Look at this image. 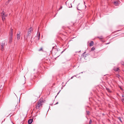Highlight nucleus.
<instances>
[{
  "label": "nucleus",
  "instance_id": "f8f14e48",
  "mask_svg": "<svg viewBox=\"0 0 124 124\" xmlns=\"http://www.w3.org/2000/svg\"><path fill=\"white\" fill-rule=\"evenodd\" d=\"M119 3L117 1H116L114 2V4L116 6H118Z\"/></svg>",
  "mask_w": 124,
  "mask_h": 124
},
{
  "label": "nucleus",
  "instance_id": "c85d7f7f",
  "mask_svg": "<svg viewBox=\"0 0 124 124\" xmlns=\"http://www.w3.org/2000/svg\"><path fill=\"white\" fill-rule=\"evenodd\" d=\"M109 43H110L109 42L108 43H106V44H106V45L107 44H109Z\"/></svg>",
  "mask_w": 124,
  "mask_h": 124
},
{
  "label": "nucleus",
  "instance_id": "cd10ccee",
  "mask_svg": "<svg viewBox=\"0 0 124 124\" xmlns=\"http://www.w3.org/2000/svg\"><path fill=\"white\" fill-rule=\"evenodd\" d=\"M77 9L78 10H80V9H79L78 8V7H77Z\"/></svg>",
  "mask_w": 124,
  "mask_h": 124
},
{
  "label": "nucleus",
  "instance_id": "7ed1b4c3",
  "mask_svg": "<svg viewBox=\"0 0 124 124\" xmlns=\"http://www.w3.org/2000/svg\"><path fill=\"white\" fill-rule=\"evenodd\" d=\"M13 35V30L11 29L10 31V32L9 36V41L8 43H11L12 40V36Z\"/></svg>",
  "mask_w": 124,
  "mask_h": 124
},
{
  "label": "nucleus",
  "instance_id": "c756f323",
  "mask_svg": "<svg viewBox=\"0 0 124 124\" xmlns=\"http://www.w3.org/2000/svg\"><path fill=\"white\" fill-rule=\"evenodd\" d=\"M58 103V102H57L55 104H54V105L56 104H57Z\"/></svg>",
  "mask_w": 124,
  "mask_h": 124
},
{
  "label": "nucleus",
  "instance_id": "2eb2a0df",
  "mask_svg": "<svg viewBox=\"0 0 124 124\" xmlns=\"http://www.w3.org/2000/svg\"><path fill=\"white\" fill-rule=\"evenodd\" d=\"M97 38L100 39H103V37L102 36L98 37H97Z\"/></svg>",
  "mask_w": 124,
  "mask_h": 124
},
{
  "label": "nucleus",
  "instance_id": "20e7f679",
  "mask_svg": "<svg viewBox=\"0 0 124 124\" xmlns=\"http://www.w3.org/2000/svg\"><path fill=\"white\" fill-rule=\"evenodd\" d=\"M5 41L4 40L1 43V49L2 51L4 50V47L5 46Z\"/></svg>",
  "mask_w": 124,
  "mask_h": 124
},
{
  "label": "nucleus",
  "instance_id": "f257e3e1",
  "mask_svg": "<svg viewBox=\"0 0 124 124\" xmlns=\"http://www.w3.org/2000/svg\"><path fill=\"white\" fill-rule=\"evenodd\" d=\"M54 48V47H53L51 53L53 55H56V56L57 57L59 56L65 50V49L63 51L61 52L59 49Z\"/></svg>",
  "mask_w": 124,
  "mask_h": 124
},
{
  "label": "nucleus",
  "instance_id": "aec40b11",
  "mask_svg": "<svg viewBox=\"0 0 124 124\" xmlns=\"http://www.w3.org/2000/svg\"><path fill=\"white\" fill-rule=\"evenodd\" d=\"M40 33L39 32V35L38 37V40H39V37H40Z\"/></svg>",
  "mask_w": 124,
  "mask_h": 124
},
{
  "label": "nucleus",
  "instance_id": "1a4fd4ad",
  "mask_svg": "<svg viewBox=\"0 0 124 124\" xmlns=\"http://www.w3.org/2000/svg\"><path fill=\"white\" fill-rule=\"evenodd\" d=\"M20 32L19 33H17V39L19 40L20 39Z\"/></svg>",
  "mask_w": 124,
  "mask_h": 124
},
{
  "label": "nucleus",
  "instance_id": "b1692460",
  "mask_svg": "<svg viewBox=\"0 0 124 124\" xmlns=\"http://www.w3.org/2000/svg\"><path fill=\"white\" fill-rule=\"evenodd\" d=\"M122 101L123 102H124V99L123 98L122 99Z\"/></svg>",
  "mask_w": 124,
  "mask_h": 124
},
{
  "label": "nucleus",
  "instance_id": "bb28decb",
  "mask_svg": "<svg viewBox=\"0 0 124 124\" xmlns=\"http://www.w3.org/2000/svg\"><path fill=\"white\" fill-rule=\"evenodd\" d=\"M120 89H121V90H122V91H123V89L122 88H121V87H120Z\"/></svg>",
  "mask_w": 124,
  "mask_h": 124
},
{
  "label": "nucleus",
  "instance_id": "2f4dec72",
  "mask_svg": "<svg viewBox=\"0 0 124 124\" xmlns=\"http://www.w3.org/2000/svg\"><path fill=\"white\" fill-rule=\"evenodd\" d=\"M122 96L123 97H124V95H122Z\"/></svg>",
  "mask_w": 124,
  "mask_h": 124
},
{
  "label": "nucleus",
  "instance_id": "4468645a",
  "mask_svg": "<svg viewBox=\"0 0 124 124\" xmlns=\"http://www.w3.org/2000/svg\"><path fill=\"white\" fill-rule=\"evenodd\" d=\"M116 77H117L119 78H120L121 77L119 75V74H117L116 75Z\"/></svg>",
  "mask_w": 124,
  "mask_h": 124
},
{
  "label": "nucleus",
  "instance_id": "f3484780",
  "mask_svg": "<svg viewBox=\"0 0 124 124\" xmlns=\"http://www.w3.org/2000/svg\"><path fill=\"white\" fill-rule=\"evenodd\" d=\"M86 114H87V115H89L90 114V112L88 111H86Z\"/></svg>",
  "mask_w": 124,
  "mask_h": 124
},
{
  "label": "nucleus",
  "instance_id": "39448f33",
  "mask_svg": "<svg viewBox=\"0 0 124 124\" xmlns=\"http://www.w3.org/2000/svg\"><path fill=\"white\" fill-rule=\"evenodd\" d=\"M1 16H2V20L3 21H4L5 19V17H6L7 15L6 14H5V12L3 11L1 13Z\"/></svg>",
  "mask_w": 124,
  "mask_h": 124
},
{
  "label": "nucleus",
  "instance_id": "6ab92c4d",
  "mask_svg": "<svg viewBox=\"0 0 124 124\" xmlns=\"http://www.w3.org/2000/svg\"><path fill=\"white\" fill-rule=\"evenodd\" d=\"M118 118L119 120L121 122H122V121L121 120V118L120 117H118Z\"/></svg>",
  "mask_w": 124,
  "mask_h": 124
},
{
  "label": "nucleus",
  "instance_id": "a211bd4d",
  "mask_svg": "<svg viewBox=\"0 0 124 124\" xmlns=\"http://www.w3.org/2000/svg\"><path fill=\"white\" fill-rule=\"evenodd\" d=\"M95 49V48L94 47H93L92 48L91 51H93Z\"/></svg>",
  "mask_w": 124,
  "mask_h": 124
},
{
  "label": "nucleus",
  "instance_id": "9d476101",
  "mask_svg": "<svg viewBox=\"0 0 124 124\" xmlns=\"http://www.w3.org/2000/svg\"><path fill=\"white\" fill-rule=\"evenodd\" d=\"M93 42V41H91L90 42V43L89 44V46H93L94 44Z\"/></svg>",
  "mask_w": 124,
  "mask_h": 124
},
{
  "label": "nucleus",
  "instance_id": "5701e85b",
  "mask_svg": "<svg viewBox=\"0 0 124 124\" xmlns=\"http://www.w3.org/2000/svg\"><path fill=\"white\" fill-rule=\"evenodd\" d=\"M121 64L124 66V62H121Z\"/></svg>",
  "mask_w": 124,
  "mask_h": 124
},
{
  "label": "nucleus",
  "instance_id": "412c9836",
  "mask_svg": "<svg viewBox=\"0 0 124 124\" xmlns=\"http://www.w3.org/2000/svg\"><path fill=\"white\" fill-rule=\"evenodd\" d=\"M62 8V6H61L60 8L58 9V11H59V10H60Z\"/></svg>",
  "mask_w": 124,
  "mask_h": 124
},
{
  "label": "nucleus",
  "instance_id": "72a5a7b5",
  "mask_svg": "<svg viewBox=\"0 0 124 124\" xmlns=\"http://www.w3.org/2000/svg\"><path fill=\"white\" fill-rule=\"evenodd\" d=\"M102 115H104V114H102Z\"/></svg>",
  "mask_w": 124,
  "mask_h": 124
},
{
  "label": "nucleus",
  "instance_id": "f704fd0d",
  "mask_svg": "<svg viewBox=\"0 0 124 124\" xmlns=\"http://www.w3.org/2000/svg\"><path fill=\"white\" fill-rule=\"evenodd\" d=\"M59 93H59H58H58Z\"/></svg>",
  "mask_w": 124,
  "mask_h": 124
},
{
  "label": "nucleus",
  "instance_id": "7c9ffc66",
  "mask_svg": "<svg viewBox=\"0 0 124 124\" xmlns=\"http://www.w3.org/2000/svg\"><path fill=\"white\" fill-rule=\"evenodd\" d=\"M85 53V52H84V53L83 54V55Z\"/></svg>",
  "mask_w": 124,
  "mask_h": 124
},
{
  "label": "nucleus",
  "instance_id": "4be33fe9",
  "mask_svg": "<svg viewBox=\"0 0 124 124\" xmlns=\"http://www.w3.org/2000/svg\"><path fill=\"white\" fill-rule=\"evenodd\" d=\"M92 123V120L91 119H90V121L89 123V124H91Z\"/></svg>",
  "mask_w": 124,
  "mask_h": 124
},
{
  "label": "nucleus",
  "instance_id": "6e6552de",
  "mask_svg": "<svg viewBox=\"0 0 124 124\" xmlns=\"http://www.w3.org/2000/svg\"><path fill=\"white\" fill-rule=\"evenodd\" d=\"M33 121V119H29L28 121V123L29 124H31L32 123Z\"/></svg>",
  "mask_w": 124,
  "mask_h": 124
},
{
  "label": "nucleus",
  "instance_id": "393cba45",
  "mask_svg": "<svg viewBox=\"0 0 124 124\" xmlns=\"http://www.w3.org/2000/svg\"><path fill=\"white\" fill-rule=\"evenodd\" d=\"M74 76H75L76 77V75H75L74 76H72L71 78V79H72L74 77Z\"/></svg>",
  "mask_w": 124,
  "mask_h": 124
},
{
  "label": "nucleus",
  "instance_id": "9b49d317",
  "mask_svg": "<svg viewBox=\"0 0 124 124\" xmlns=\"http://www.w3.org/2000/svg\"><path fill=\"white\" fill-rule=\"evenodd\" d=\"M33 28L32 27H30V28L29 29L28 32H30V33H31V32L33 31Z\"/></svg>",
  "mask_w": 124,
  "mask_h": 124
},
{
  "label": "nucleus",
  "instance_id": "473e14b6",
  "mask_svg": "<svg viewBox=\"0 0 124 124\" xmlns=\"http://www.w3.org/2000/svg\"><path fill=\"white\" fill-rule=\"evenodd\" d=\"M121 31L120 30H118L117 31Z\"/></svg>",
  "mask_w": 124,
  "mask_h": 124
},
{
  "label": "nucleus",
  "instance_id": "a878e982",
  "mask_svg": "<svg viewBox=\"0 0 124 124\" xmlns=\"http://www.w3.org/2000/svg\"><path fill=\"white\" fill-rule=\"evenodd\" d=\"M11 0H8V2H7L6 3H8L9 1H10Z\"/></svg>",
  "mask_w": 124,
  "mask_h": 124
},
{
  "label": "nucleus",
  "instance_id": "423d86ee",
  "mask_svg": "<svg viewBox=\"0 0 124 124\" xmlns=\"http://www.w3.org/2000/svg\"><path fill=\"white\" fill-rule=\"evenodd\" d=\"M31 33H30V32H28V35H27V38H25V40H26L27 41V39L28 38L29 36L31 35Z\"/></svg>",
  "mask_w": 124,
  "mask_h": 124
},
{
  "label": "nucleus",
  "instance_id": "dca6fc26",
  "mask_svg": "<svg viewBox=\"0 0 124 124\" xmlns=\"http://www.w3.org/2000/svg\"><path fill=\"white\" fill-rule=\"evenodd\" d=\"M39 51H43V49L41 47L39 49Z\"/></svg>",
  "mask_w": 124,
  "mask_h": 124
},
{
  "label": "nucleus",
  "instance_id": "ddd939ff",
  "mask_svg": "<svg viewBox=\"0 0 124 124\" xmlns=\"http://www.w3.org/2000/svg\"><path fill=\"white\" fill-rule=\"evenodd\" d=\"M106 89L108 92L109 93L111 92V91H110V89L109 88L106 87Z\"/></svg>",
  "mask_w": 124,
  "mask_h": 124
},
{
  "label": "nucleus",
  "instance_id": "f03ea898",
  "mask_svg": "<svg viewBox=\"0 0 124 124\" xmlns=\"http://www.w3.org/2000/svg\"><path fill=\"white\" fill-rule=\"evenodd\" d=\"M43 102V99L42 98H41L39 100L36 105V109H38V110L40 109V107H41L42 106Z\"/></svg>",
  "mask_w": 124,
  "mask_h": 124
},
{
  "label": "nucleus",
  "instance_id": "0eeeda50",
  "mask_svg": "<svg viewBox=\"0 0 124 124\" xmlns=\"http://www.w3.org/2000/svg\"><path fill=\"white\" fill-rule=\"evenodd\" d=\"M114 70H115V71L116 72H119L120 71V70L119 68H114Z\"/></svg>",
  "mask_w": 124,
  "mask_h": 124
}]
</instances>
